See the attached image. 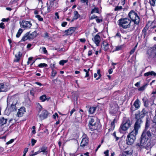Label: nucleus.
Masks as SVG:
<instances>
[{
  "label": "nucleus",
  "mask_w": 156,
  "mask_h": 156,
  "mask_svg": "<svg viewBox=\"0 0 156 156\" xmlns=\"http://www.w3.org/2000/svg\"><path fill=\"white\" fill-rule=\"evenodd\" d=\"M151 131H152V133L153 134L156 135V125L153 126L151 129Z\"/></svg>",
  "instance_id": "29"
},
{
  "label": "nucleus",
  "mask_w": 156,
  "mask_h": 156,
  "mask_svg": "<svg viewBox=\"0 0 156 156\" xmlns=\"http://www.w3.org/2000/svg\"><path fill=\"white\" fill-rule=\"evenodd\" d=\"M122 9V6H117L115 9V11H119Z\"/></svg>",
  "instance_id": "43"
},
{
  "label": "nucleus",
  "mask_w": 156,
  "mask_h": 156,
  "mask_svg": "<svg viewBox=\"0 0 156 156\" xmlns=\"http://www.w3.org/2000/svg\"><path fill=\"white\" fill-rule=\"evenodd\" d=\"M83 71L86 72V75L85 76V77H86L89 76V72L87 71V70L86 69H84Z\"/></svg>",
  "instance_id": "51"
},
{
  "label": "nucleus",
  "mask_w": 156,
  "mask_h": 156,
  "mask_svg": "<svg viewBox=\"0 0 156 156\" xmlns=\"http://www.w3.org/2000/svg\"><path fill=\"white\" fill-rule=\"evenodd\" d=\"M57 73V72L55 70L53 69H52L51 76V77H52V78H53L54 77H55V76Z\"/></svg>",
  "instance_id": "35"
},
{
  "label": "nucleus",
  "mask_w": 156,
  "mask_h": 156,
  "mask_svg": "<svg viewBox=\"0 0 156 156\" xmlns=\"http://www.w3.org/2000/svg\"><path fill=\"white\" fill-rule=\"evenodd\" d=\"M80 2L82 3H86L87 5L88 4L89 0H80Z\"/></svg>",
  "instance_id": "53"
},
{
  "label": "nucleus",
  "mask_w": 156,
  "mask_h": 156,
  "mask_svg": "<svg viewBox=\"0 0 156 156\" xmlns=\"http://www.w3.org/2000/svg\"><path fill=\"white\" fill-rule=\"evenodd\" d=\"M128 16L130 19L127 18H121L118 21L119 25L124 29L129 28L131 26V21L134 22V24L138 25L140 21V18L137 13L133 10H131L129 13Z\"/></svg>",
  "instance_id": "1"
},
{
  "label": "nucleus",
  "mask_w": 156,
  "mask_h": 156,
  "mask_svg": "<svg viewBox=\"0 0 156 156\" xmlns=\"http://www.w3.org/2000/svg\"><path fill=\"white\" fill-rule=\"evenodd\" d=\"M147 113V112L144 109H143L141 112L140 114L141 115V117H143L145 116L146 114Z\"/></svg>",
  "instance_id": "33"
},
{
  "label": "nucleus",
  "mask_w": 156,
  "mask_h": 156,
  "mask_svg": "<svg viewBox=\"0 0 156 156\" xmlns=\"http://www.w3.org/2000/svg\"><path fill=\"white\" fill-rule=\"evenodd\" d=\"M150 75L155 76H156V73L153 71H151L147 72L144 74V76H148Z\"/></svg>",
  "instance_id": "21"
},
{
  "label": "nucleus",
  "mask_w": 156,
  "mask_h": 156,
  "mask_svg": "<svg viewBox=\"0 0 156 156\" xmlns=\"http://www.w3.org/2000/svg\"><path fill=\"white\" fill-rule=\"evenodd\" d=\"M109 151L108 150H107L106 151L104 152V154L105 155L104 156H109Z\"/></svg>",
  "instance_id": "46"
},
{
  "label": "nucleus",
  "mask_w": 156,
  "mask_h": 156,
  "mask_svg": "<svg viewBox=\"0 0 156 156\" xmlns=\"http://www.w3.org/2000/svg\"><path fill=\"white\" fill-rule=\"evenodd\" d=\"M101 40V38L98 34H97L95 35L94 38L92 39V40L97 46H99Z\"/></svg>",
  "instance_id": "10"
},
{
  "label": "nucleus",
  "mask_w": 156,
  "mask_h": 156,
  "mask_svg": "<svg viewBox=\"0 0 156 156\" xmlns=\"http://www.w3.org/2000/svg\"><path fill=\"white\" fill-rule=\"evenodd\" d=\"M135 50H136V49L135 48H134L133 49H132L130 52V54H131V55L133 54L134 53V52H135Z\"/></svg>",
  "instance_id": "57"
},
{
  "label": "nucleus",
  "mask_w": 156,
  "mask_h": 156,
  "mask_svg": "<svg viewBox=\"0 0 156 156\" xmlns=\"http://www.w3.org/2000/svg\"><path fill=\"white\" fill-rule=\"evenodd\" d=\"M156 2V0H149V3L151 6H154Z\"/></svg>",
  "instance_id": "32"
},
{
  "label": "nucleus",
  "mask_w": 156,
  "mask_h": 156,
  "mask_svg": "<svg viewBox=\"0 0 156 156\" xmlns=\"http://www.w3.org/2000/svg\"><path fill=\"white\" fill-rule=\"evenodd\" d=\"M80 41L83 43H84L86 41L85 38H81L80 39Z\"/></svg>",
  "instance_id": "60"
},
{
  "label": "nucleus",
  "mask_w": 156,
  "mask_h": 156,
  "mask_svg": "<svg viewBox=\"0 0 156 156\" xmlns=\"http://www.w3.org/2000/svg\"><path fill=\"white\" fill-rule=\"evenodd\" d=\"M5 28V25L3 23H0V28L4 29Z\"/></svg>",
  "instance_id": "47"
},
{
  "label": "nucleus",
  "mask_w": 156,
  "mask_h": 156,
  "mask_svg": "<svg viewBox=\"0 0 156 156\" xmlns=\"http://www.w3.org/2000/svg\"><path fill=\"white\" fill-rule=\"evenodd\" d=\"M141 115L140 113L136 114V115L135 118L137 119V120L138 119H141V118L142 117H141Z\"/></svg>",
  "instance_id": "40"
},
{
  "label": "nucleus",
  "mask_w": 156,
  "mask_h": 156,
  "mask_svg": "<svg viewBox=\"0 0 156 156\" xmlns=\"http://www.w3.org/2000/svg\"><path fill=\"white\" fill-rule=\"evenodd\" d=\"M17 99L15 97H12L11 98L7 99V105H11L10 109L12 111H16L17 109L16 105H17Z\"/></svg>",
  "instance_id": "5"
},
{
  "label": "nucleus",
  "mask_w": 156,
  "mask_h": 156,
  "mask_svg": "<svg viewBox=\"0 0 156 156\" xmlns=\"http://www.w3.org/2000/svg\"><path fill=\"white\" fill-rule=\"evenodd\" d=\"M115 108H114L113 109L112 108H111V110H112L113 111V113H115L116 112L117 110H118V109L117 108H116V106H115Z\"/></svg>",
  "instance_id": "50"
},
{
  "label": "nucleus",
  "mask_w": 156,
  "mask_h": 156,
  "mask_svg": "<svg viewBox=\"0 0 156 156\" xmlns=\"http://www.w3.org/2000/svg\"><path fill=\"white\" fill-rule=\"evenodd\" d=\"M74 16L71 21H73L74 20H76L78 19L80 16V15L78 14V12L77 11H75L73 12Z\"/></svg>",
  "instance_id": "17"
},
{
  "label": "nucleus",
  "mask_w": 156,
  "mask_h": 156,
  "mask_svg": "<svg viewBox=\"0 0 156 156\" xmlns=\"http://www.w3.org/2000/svg\"><path fill=\"white\" fill-rule=\"evenodd\" d=\"M25 112V108L24 107H22L18 109L16 115L18 117H21L23 116Z\"/></svg>",
  "instance_id": "12"
},
{
  "label": "nucleus",
  "mask_w": 156,
  "mask_h": 156,
  "mask_svg": "<svg viewBox=\"0 0 156 156\" xmlns=\"http://www.w3.org/2000/svg\"><path fill=\"white\" fill-rule=\"evenodd\" d=\"M147 84H145L143 86H142L141 87H140V88L138 89V90L139 91H143L145 90V89L146 87H147Z\"/></svg>",
  "instance_id": "34"
},
{
  "label": "nucleus",
  "mask_w": 156,
  "mask_h": 156,
  "mask_svg": "<svg viewBox=\"0 0 156 156\" xmlns=\"http://www.w3.org/2000/svg\"><path fill=\"white\" fill-rule=\"evenodd\" d=\"M22 56V54L20 52H19L15 55L16 59L14 60V61L15 62H18Z\"/></svg>",
  "instance_id": "19"
},
{
  "label": "nucleus",
  "mask_w": 156,
  "mask_h": 156,
  "mask_svg": "<svg viewBox=\"0 0 156 156\" xmlns=\"http://www.w3.org/2000/svg\"><path fill=\"white\" fill-rule=\"evenodd\" d=\"M35 17L40 21H42L43 20V18L39 15H37L35 16Z\"/></svg>",
  "instance_id": "41"
},
{
  "label": "nucleus",
  "mask_w": 156,
  "mask_h": 156,
  "mask_svg": "<svg viewBox=\"0 0 156 156\" xmlns=\"http://www.w3.org/2000/svg\"><path fill=\"white\" fill-rule=\"evenodd\" d=\"M99 122L98 121H96L95 122L93 123L92 124L89 126V129L91 131L97 129L99 126Z\"/></svg>",
  "instance_id": "11"
},
{
  "label": "nucleus",
  "mask_w": 156,
  "mask_h": 156,
  "mask_svg": "<svg viewBox=\"0 0 156 156\" xmlns=\"http://www.w3.org/2000/svg\"><path fill=\"white\" fill-rule=\"evenodd\" d=\"M144 132H145V133L144 134V137H146L148 138V137H150L151 136V135L150 131H147L146 132L145 130L144 131L143 133H144Z\"/></svg>",
  "instance_id": "26"
},
{
  "label": "nucleus",
  "mask_w": 156,
  "mask_h": 156,
  "mask_svg": "<svg viewBox=\"0 0 156 156\" xmlns=\"http://www.w3.org/2000/svg\"><path fill=\"white\" fill-rule=\"evenodd\" d=\"M88 143V140L87 137L83 138L80 143V146L83 147L87 146Z\"/></svg>",
  "instance_id": "13"
},
{
  "label": "nucleus",
  "mask_w": 156,
  "mask_h": 156,
  "mask_svg": "<svg viewBox=\"0 0 156 156\" xmlns=\"http://www.w3.org/2000/svg\"><path fill=\"white\" fill-rule=\"evenodd\" d=\"M54 3L53 1H51L50 2L49 4H47L48 5L47 10L48 12L50 11L51 9L54 6Z\"/></svg>",
  "instance_id": "20"
},
{
  "label": "nucleus",
  "mask_w": 156,
  "mask_h": 156,
  "mask_svg": "<svg viewBox=\"0 0 156 156\" xmlns=\"http://www.w3.org/2000/svg\"><path fill=\"white\" fill-rule=\"evenodd\" d=\"M108 44L106 42H105V43H103V47L105 51H107L108 49Z\"/></svg>",
  "instance_id": "27"
},
{
  "label": "nucleus",
  "mask_w": 156,
  "mask_h": 156,
  "mask_svg": "<svg viewBox=\"0 0 156 156\" xmlns=\"http://www.w3.org/2000/svg\"><path fill=\"white\" fill-rule=\"evenodd\" d=\"M37 142V141L35 140L34 139H31V144H32V146H34L35 144Z\"/></svg>",
  "instance_id": "44"
},
{
  "label": "nucleus",
  "mask_w": 156,
  "mask_h": 156,
  "mask_svg": "<svg viewBox=\"0 0 156 156\" xmlns=\"http://www.w3.org/2000/svg\"><path fill=\"white\" fill-rule=\"evenodd\" d=\"M34 37L33 34L29 33H27L22 37L20 42L25 41L27 40L33 39Z\"/></svg>",
  "instance_id": "8"
},
{
  "label": "nucleus",
  "mask_w": 156,
  "mask_h": 156,
  "mask_svg": "<svg viewBox=\"0 0 156 156\" xmlns=\"http://www.w3.org/2000/svg\"><path fill=\"white\" fill-rule=\"evenodd\" d=\"M38 67L40 68H42L44 67H46L48 66V65L44 63H41L39 64L38 65Z\"/></svg>",
  "instance_id": "37"
},
{
  "label": "nucleus",
  "mask_w": 156,
  "mask_h": 156,
  "mask_svg": "<svg viewBox=\"0 0 156 156\" xmlns=\"http://www.w3.org/2000/svg\"><path fill=\"white\" fill-rule=\"evenodd\" d=\"M142 100L144 103V106L145 107H148L149 105L148 99L146 97H144L143 98Z\"/></svg>",
  "instance_id": "23"
},
{
  "label": "nucleus",
  "mask_w": 156,
  "mask_h": 156,
  "mask_svg": "<svg viewBox=\"0 0 156 156\" xmlns=\"http://www.w3.org/2000/svg\"><path fill=\"white\" fill-rule=\"evenodd\" d=\"M28 151V148H25L24 150V151H23V154H26L27 152Z\"/></svg>",
  "instance_id": "61"
},
{
  "label": "nucleus",
  "mask_w": 156,
  "mask_h": 156,
  "mask_svg": "<svg viewBox=\"0 0 156 156\" xmlns=\"http://www.w3.org/2000/svg\"><path fill=\"white\" fill-rule=\"evenodd\" d=\"M23 30L22 29H21V28H20L19 30L16 34V37L17 38L19 37H20V35L23 32Z\"/></svg>",
  "instance_id": "28"
},
{
  "label": "nucleus",
  "mask_w": 156,
  "mask_h": 156,
  "mask_svg": "<svg viewBox=\"0 0 156 156\" xmlns=\"http://www.w3.org/2000/svg\"><path fill=\"white\" fill-rule=\"evenodd\" d=\"M40 50L43 51L44 54H46L47 53V51L46 50V48L44 47L41 48Z\"/></svg>",
  "instance_id": "38"
},
{
  "label": "nucleus",
  "mask_w": 156,
  "mask_h": 156,
  "mask_svg": "<svg viewBox=\"0 0 156 156\" xmlns=\"http://www.w3.org/2000/svg\"><path fill=\"white\" fill-rule=\"evenodd\" d=\"M153 122L154 123H155V125H156V117L154 116V117L153 119Z\"/></svg>",
  "instance_id": "64"
},
{
  "label": "nucleus",
  "mask_w": 156,
  "mask_h": 156,
  "mask_svg": "<svg viewBox=\"0 0 156 156\" xmlns=\"http://www.w3.org/2000/svg\"><path fill=\"white\" fill-rule=\"evenodd\" d=\"M53 118L55 119L56 118V117L58 118V115L57 113H55L54 115H52Z\"/></svg>",
  "instance_id": "48"
},
{
  "label": "nucleus",
  "mask_w": 156,
  "mask_h": 156,
  "mask_svg": "<svg viewBox=\"0 0 156 156\" xmlns=\"http://www.w3.org/2000/svg\"><path fill=\"white\" fill-rule=\"evenodd\" d=\"M39 150L40 151V153L43 152V154H47V147H46L43 146Z\"/></svg>",
  "instance_id": "16"
},
{
  "label": "nucleus",
  "mask_w": 156,
  "mask_h": 156,
  "mask_svg": "<svg viewBox=\"0 0 156 156\" xmlns=\"http://www.w3.org/2000/svg\"><path fill=\"white\" fill-rule=\"evenodd\" d=\"M131 125V124L129 119L127 118H124L122 123L119 128L120 132L122 133L123 131L127 130Z\"/></svg>",
  "instance_id": "4"
},
{
  "label": "nucleus",
  "mask_w": 156,
  "mask_h": 156,
  "mask_svg": "<svg viewBox=\"0 0 156 156\" xmlns=\"http://www.w3.org/2000/svg\"><path fill=\"white\" fill-rule=\"evenodd\" d=\"M47 98V97L45 95H43L40 98V99L42 101H44Z\"/></svg>",
  "instance_id": "30"
},
{
  "label": "nucleus",
  "mask_w": 156,
  "mask_h": 156,
  "mask_svg": "<svg viewBox=\"0 0 156 156\" xmlns=\"http://www.w3.org/2000/svg\"><path fill=\"white\" fill-rule=\"evenodd\" d=\"M147 30V29L146 28H144L142 30L143 34H144V37H145L146 35V31Z\"/></svg>",
  "instance_id": "39"
},
{
  "label": "nucleus",
  "mask_w": 156,
  "mask_h": 156,
  "mask_svg": "<svg viewBox=\"0 0 156 156\" xmlns=\"http://www.w3.org/2000/svg\"><path fill=\"white\" fill-rule=\"evenodd\" d=\"M88 56H90L92 55V51L91 50H89L88 51Z\"/></svg>",
  "instance_id": "62"
},
{
  "label": "nucleus",
  "mask_w": 156,
  "mask_h": 156,
  "mask_svg": "<svg viewBox=\"0 0 156 156\" xmlns=\"http://www.w3.org/2000/svg\"><path fill=\"white\" fill-rule=\"evenodd\" d=\"M96 110V107H91L90 108L89 110V112L90 114H92L94 113Z\"/></svg>",
  "instance_id": "25"
},
{
  "label": "nucleus",
  "mask_w": 156,
  "mask_h": 156,
  "mask_svg": "<svg viewBox=\"0 0 156 156\" xmlns=\"http://www.w3.org/2000/svg\"><path fill=\"white\" fill-rule=\"evenodd\" d=\"M14 141V140L13 139H12L10 140L9 141L7 142L6 143L7 144H10L12 143Z\"/></svg>",
  "instance_id": "55"
},
{
  "label": "nucleus",
  "mask_w": 156,
  "mask_h": 156,
  "mask_svg": "<svg viewBox=\"0 0 156 156\" xmlns=\"http://www.w3.org/2000/svg\"><path fill=\"white\" fill-rule=\"evenodd\" d=\"M122 48V46H118L115 48V50L116 51H119Z\"/></svg>",
  "instance_id": "52"
},
{
  "label": "nucleus",
  "mask_w": 156,
  "mask_h": 156,
  "mask_svg": "<svg viewBox=\"0 0 156 156\" xmlns=\"http://www.w3.org/2000/svg\"><path fill=\"white\" fill-rule=\"evenodd\" d=\"M98 8L96 7H95L94 9H93L91 11V13L93 14L94 13H98Z\"/></svg>",
  "instance_id": "31"
},
{
  "label": "nucleus",
  "mask_w": 156,
  "mask_h": 156,
  "mask_svg": "<svg viewBox=\"0 0 156 156\" xmlns=\"http://www.w3.org/2000/svg\"><path fill=\"white\" fill-rule=\"evenodd\" d=\"M32 59V57H30L28 58V60L27 61V64H30L31 63V61Z\"/></svg>",
  "instance_id": "56"
},
{
  "label": "nucleus",
  "mask_w": 156,
  "mask_h": 156,
  "mask_svg": "<svg viewBox=\"0 0 156 156\" xmlns=\"http://www.w3.org/2000/svg\"><path fill=\"white\" fill-rule=\"evenodd\" d=\"M67 61V60H62L59 61V64L60 65L63 66L64 64L66 63Z\"/></svg>",
  "instance_id": "36"
},
{
  "label": "nucleus",
  "mask_w": 156,
  "mask_h": 156,
  "mask_svg": "<svg viewBox=\"0 0 156 156\" xmlns=\"http://www.w3.org/2000/svg\"><path fill=\"white\" fill-rule=\"evenodd\" d=\"M67 22H63L62 23V26L63 27H65L66 26L67 24Z\"/></svg>",
  "instance_id": "59"
},
{
  "label": "nucleus",
  "mask_w": 156,
  "mask_h": 156,
  "mask_svg": "<svg viewBox=\"0 0 156 156\" xmlns=\"http://www.w3.org/2000/svg\"><path fill=\"white\" fill-rule=\"evenodd\" d=\"M147 54L150 58L155 57L156 56V47H153L149 49L147 51Z\"/></svg>",
  "instance_id": "7"
},
{
  "label": "nucleus",
  "mask_w": 156,
  "mask_h": 156,
  "mask_svg": "<svg viewBox=\"0 0 156 156\" xmlns=\"http://www.w3.org/2000/svg\"><path fill=\"white\" fill-rule=\"evenodd\" d=\"M55 20L58 19L59 18V17L58 15V12H55Z\"/></svg>",
  "instance_id": "49"
},
{
  "label": "nucleus",
  "mask_w": 156,
  "mask_h": 156,
  "mask_svg": "<svg viewBox=\"0 0 156 156\" xmlns=\"http://www.w3.org/2000/svg\"><path fill=\"white\" fill-rule=\"evenodd\" d=\"M8 90L7 86L4 83H0V92H5Z\"/></svg>",
  "instance_id": "14"
},
{
  "label": "nucleus",
  "mask_w": 156,
  "mask_h": 156,
  "mask_svg": "<svg viewBox=\"0 0 156 156\" xmlns=\"http://www.w3.org/2000/svg\"><path fill=\"white\" fill-rule=\"evenodd\" d=\"M98 121L95 118H91L89 122V126L92 124L93 123L95 122L96 121Z\"/></svg>",
  "instance_id": "24"
},
{
  "label": "nucleus",
  "mask_w": 156,
  "mask_h": 156,
  "mask_svg": "<svg viewBox=\"0 0 156 156\" xmlns=\"http://www.w3.org/2000/svg\"><path fill=\"white\" fill-rule=\"evenodd\" d=\"M75 31V28L73 27H70L67 30H65V33L67 35L72 34Z\"/></svg>",
  "instance_id": "15"
},
{
  "label": "nucleus",
  "mask_w": 156,
  "mask_h": 156,
  "mask_svg": "<svg viewBox=\"0 0 156 156\" xmlns=\"http://www.w3.org/2000/svg\"><path fill=\"white\" fill-rule=\"evenodd\" d=\"M7 121V119L2 117L0 118V126H2L6 124Z\"/></svg>",
  "instance_id": "18"
},
{
  "label": "nucleus",
  "mask_w": 156,
  "mask_h": 156,
  "mask_svg": "<svg viewBox=\"0 0 156 156\" xmlns=\"http://www.w3.org/2000/svg\"><path fill=\"white\" fill-rule=\"evenodd\" d=\"M142 122L141 119H138L135 122L134 126V129L127 136L126 141V144L128 145H132L134 142L138 133V129L140 128V125Z\"/></svg>",
  "instance_id": "2"
},
{
  "label": "nucleus",
  "mask_w": 156,
  "mask_h": 156,
  "mask_svg": "<svg viewBox=\"0 0 156 156\" xmlns=\"http://www.w3.org/2000/svg\"><path fill=\"white\" fill-rule=\"evenodd\" d=\"M145 133V132L143 133L140 143H137L136 146L140 148L144 147L147 149H148L151 148V145L150 140L148 139V138L144 136Z\"/></svg>",
  "instance_id": "3"
},
{
  "label": "nucleus",
  "mask_w": 156,
  "mask_h": 156,
  "mask_svg": "<svg viewBox=\"0 0 156 156\" xmlns=\"http://www.w3.org/2000/svg\"><path fill=\"white\" fill-rule=\"evenodd\" d=\"M112 72H113V70H112V69H110L108 70V73L110 74H111L112 73Z\"/></svg>",
  "instance_id": "63"
},
{
  "label": "nucleus",
  "mask_w": 156,
  "mask_h": 156,
  "mask_svg": "<svg viewBox=\"0 0 156 156\" xmlns=\"http://www.w3.org/2000/svg\"><path fill=\"white\" fill-rule=\"evenodd\" d=\"M9 18H8L6 19L5 18H3L2 20V22H8L9 20Z\"/></svg>",
  "instance_id": "54"
},
{
  "label": "nucleus",
  "mask_w": 156,
  "mask_h": 156,
  "mask_svg": "<svg viewBox=\"0 0 156 156\" xmlns=\"http://www.w3.org/2000/svg\"><path fill=\"white\" fill-rule=\"evenodd\" d=\"M37 109L39 110V112H41L43 109H42V107L41 105L38 104L37 105Z\"/></svg>",
  "instance_id": "42"
},
{
  "label": "nucleus",
  "mask_w": 156,
  "mask_h": 156,
  "mask_svg": "<svg viewBox=\"0 0 156 156\" xmlns=\"http://www.w3.org/2000/svg\"><path fill=\"white\" fill-rule=\"evenodd\" d=\"M20 25L23 28L29 29L32 26V23L30 21L23 20L21 23Z\"/></svg>",
  "instance_id": "9"
},
{
  "label": "nucleus",
  "mask_w": 156,
  "mask_h": 156,
  "mask_svg": "<svg viewBox=\"0 0 156 156\" xmlns=\"http://www.w3.org/2000/svg\"><path fill=\"white\" fill-rule=\"evenodd\" d=\"M149 126V124L148 120H147L146 122L145 130L147 129Z\"/></svg>",
  "instance_id": "45"
},
{
  "label": "nucleus",
  "mask_w": 156,
  "mask_h": 156,
  "mask_svg": "<svg viewBox=\"0 0 156 156\" xmlns=\"http://www.w3.org/2000/svg\"><path fill=\"white\" fill-rule=\"evenodd\" d=\"M140 104L139 100L137 99L134 102L133 105L136 109H138L140 107Z\"/></svg>",
  "instance_id": "22"
},
{
  "label": "nucleus",
  "mask_w": 156,
  "mask_h": 156,
  "mask_svg": "<svg viewBox=\"0 0 156 156\" xmlns=\"http://www.w3.org/2000/svg\"><path fill=\"white\" fill-rule=\"evenodd\" d=\"M48 114V112L44 110H43L41 112H39L37 116V120H42L47 118Z\"/></svg>",
  "instance_id": "6"
},
{
  "label": "nucleus",
  "mask_w": 156,
  "mask_h": 156,
  "mask_svg": "<svg viewBox=\"0 0 156 156\" xmlns=\"http://www.w3.org/2000/svg\"><path fill=\"white\" fill-rule=\"evenodd\" d=\"M40 153V151L39 150L37 152H35L33 154H31L32 156H34V155H35L37 154H39Z\"/></svg>",
  "instance_id": "58"
}]
</instances>
